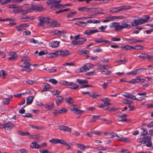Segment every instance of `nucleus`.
<instances>
[{"label":"nucleus","instance_id":"obj_46","mask_svg":"<svg viewBox=\"0 0 153 153\" xmlns=\"http://www.w3.org/2000/svg\"><path fill=\"white\" fill-rule=\"evenodd\" d=\"M128 83H131L132 84H135L138 83V81L137 80V79H133L127 82Z\"/></svg>","mask_w":153,"mask_h":153},{"label":"nucleus","instance_id":"obj_40","mask_svg":"<svg viewBox=\"0 0 153 153\" xmlns=\"http://www.w3.org/2000/svg\"><path fill=\"white\" fill-rule=\"evenodd\" d=\"M136 78L137 80H139L138 82H141V83H145V80L143 79H141L140 77L139 76H137L136 77Z\"/></svg>","mask_w":153,"mask_h":153},{"label":"nucleus","instance_id":"obj_34","mask_svg":"<svg viewBox=\"0 0 153 153\" xmlns=\"http://www.w3.org/2000/svg\"><path fill=\"white\" fill-rule=\"evenodd\" d=\"M77 106L76 105H73L71 106L69 108L70 110L73 112H74L77 109Z\"/></svg>","mask_w":153,"mask_h":153},{"label":"nucleus","instance_id":"obj_19","mask_svg":"<svg viewBox=\"0 0 153 153\" xmlns=\"http://www.w3.org/2000/svg\"><path fill=\"white\" fill-rule=\"evenodd\" d=\"M46 3L48 6H51V8H52L54 7L53 5L55 4L54 0H48L47 1Z\"/></svg>","mask_w":153,"mask_h":153},{"label":"nucleus","instance_id":"obj_51","mask_svg":"<svg viewBox=\"0 0 153 153\" xmlns=\"http://www.w3.org/2000/svg\"><path fill=\"white\" fill-rule=\"evenodd\" d=\"M94 149H97L99 150H105L107 149L106 148L102 146H98L96 148H95Z\"/></svg>","mask_w":153,"mask_h":153},{"label":"nucleus","instance_id":"obj_29","mask_svg":"<svg viewBox=\"0 0 153 153\" xmlns=\"http://www.w3.org/2000/svg\"><path fill=\"white\" fill-rule=\"evenodd\" d=\"M132 48L136 50H140L144 48L141 45H136L134 47H133V48Z\"/></svg>","mask_w":153,"mask_h":153},{"label":"nucleus","instance_id":"obj_30","mask_svg":"<svg viewBox=\"0 0 153 153\" xmlns=\"http://www.w3.org/2000/svg\"><path fill=\"white\" fill-rule=\"evenodd\" d=\"M95 42H96L97 43H102L103 42H109L108 41L104 40L103 39H96L94 40Z\"/></svg>","mask_w":153,"mask_h":153},{"label":"nucleus","instance_id":"obj_52","mask_svg":"<svg viewBox=\"0 0 153 153\" xmlns=\"http://www.w3.org/2000/svg\"><path fill=\"white\" fill-rule=\"evenodd\" d=\"M59 51H56L53 53H52L51 54H52L53 57L54 56L56 57L59 56Z\"/></svg>","mask_w":153,"mask_h":153},{"label":"nucleus","instance_id":"obj_35","mask_svg":"<svg viewBox=\"0 0 153 153\" xmlns=\"http://www.w3.org/2000/svg\"><path fill=\"white\" fill-rule=\"evenodd\" d=\"M3 103L5 105H7L10 101V99L8 98H4L3 99Z\"/></svg>","mask_w":153,"mask_h":153},{"label":"nucleus","instance_id":"obj_58","mask_svg":"<svg viewBox=\"0 0 153 153\" xmlns=\"http://www.w3.org/2000/svg\"><path fill=\"white\" fill-rule=\"evenodd\" d=\"M133 22H131V24L132 26H137L138 25L137 20L134 19V20H132Z\"/></svg>","mask_w":153,"mask_h":153},{"label":"nucleus","instance_id":"obj_39","mask_svg":"<svg viewBox=\"0 0 153 153\" xmlns=\"http://www.w3.org/2000/svg\"><path fill=\"white\" fill-rule=\"evenodd\" d=\"M100 117V115H93L92 116V119L89 121L90 123L94 122L97 119H98Z\"/></svg>","mask_w":153,"mask_h":153},{"label":"nucleus","instance_id":"obj_16","mask_svg":"<svg viewBox=\"0 0 153 153\" xmlns=\"http://www.w3.org/2000/svg\"><path fill=\"white\" fill-rule=\"evenodd\" d=\"M120 48H121V51H123L124 50H131L132 48H133V46L128 45H126L124 46H122L121 47H120Z\"/></svg>","mask_w":153,"mask_h":153},{"label":"nucleus","instance_id":"obj_14","mask_svg":"<svg viewBox=\"0 0 153 153\" xmlns=\"http://www.w3.org/2000/svg\"><path fill=\"white\" fill-rule=\"evenodd\" d=\"M59 42L57 41H54L50 43V46L53 48L58 47L59 45Z\"/></svg>","mask_w":153,"mask_h":153},{"label":"nucleus","instance_id":"obj_50","mask_svg":"<svg viewBox=\"0 0 153 153\" xmlns=\"http://www.w3.org/2000/svg\"><path fill=\"white\" fill-rule=\"evenodd\" d=\"M109 137L111 138H113L114 137L116 136L118 137L117 134L113 131H112L111 133H110L109 134Z\"/></svg>","mask_w":153,"mask_h":153},{"label":"nucleus","instance_id":"obj_23","mask_svg":"<svg viewBox=\"0 0 153 153\" xmlns=\"http://www.w3.org/2000/svg\"><path fill=\"white\" fill-rule=\"evenodd\" d=\"M31 9L21 10H20V14L21 15H25L27 14L29 12V10Z\"/></svg>","mask_w":153,"mask_h":153},{"label":"nucleus","instance_id":"obj_44","mask_svg":"<svg viewBox=\"0 0 153 153\" xmlns=\"http://www.w3.org/2000/svg\"><path fill=\"white\" fill-rule=\"evenodd\" d=\"M51 23L52 24H55L54 25V27H59L60 25V24H56L57 23V21L56 20H51Z\"/></svg>","mask_w":153,"mask_h":153},{"label":"nucleus","instance_id":"obj_53","mask_svg":"<svg viewBox=\"0 0 153 153\" xmlns=\"http://www.w3.org/2000/svg\"><path fill=\"white\" fill-rule=\"evenodd\" d=\"M8 6V7L10 8H16L19 7V5L18 4L10 5Z\"/></svg>","mask_w":153,"mask_h":153},{"label":"nucleus","instance_id":"obj_45","mask_svg":"<svg viewBox=\"0 0 153 153\" xmlns=\"http://www.w3.org/2000/svg\"><path fill=\"white\" fill-rule=\"evenodd\" d=\"M48 53V51L45 50H44L43 51H40L38 53V55L39 56H41L47 54Z\"/></svg>","mask_w":153,"mask_h":153},{"label":"nucleus","instance_id":"obj_5","mask_svg":"<svg viewBox=\"0 0 153 153\" xmlns=\"http://www.w3.org/2000/svg\"><path fill=\"white\" fill-rule=\"evenodd\" d=\"M149 140H151V137H142L141 139L140 138L138 139L137 142L140 143L142 144H144L148 142Z\"/></svg>","mask_w":153,"mask_h":153},{"label":"nucleus","instance_id":"obj_63","mask_svg":"<svg viewBox=\"0 0 153 153\" xmlns=\"http://www.w3.org/2000/svg\"><path fill=\"white\" fill-rule=\"evenodd\" d=\"M147 56V54L145 53H142L139 56L140 58L142 59H144L146 58Z\"/></svg>","mask_w":153,"mask_h":153},{"label":"nucleus","instance_id":"obj_42","mask_svg":"<svg viewBox=\"0 0 153 153\" xmlns=\"http://www.w3.org/2000/svg\"><path fill=\"white\" fill-rule=\"evenodd\" d=\"M150 18L149 16L148 15L143 16L142 19L143 21V23H145Z\"/></svg>","mask_w":153,"mask_h":153},{"label":"nucleus","instance_id":"obj_43","mask_svg":"<svg viewBox=\"0 0 153 153\" xmlns=\"http://www.w3.org/2000/svg\"><path fill=\"white\" fill-rule=\"evenodd\" d=\"M84 112V111H83V110H79L77 108L76 110L74 112H73V113H75L77 114H80L79 116L78 117H77V118H78L80 117L81 115V114L83 113Z\"/></svg>","mask_w":153,"mask_h":153},{"label":"nucleus","instance_id":"obj_31","mask_svg":"<svg viewBox=\"0 0 153 153\" xmlns=\"http://www.w3.org/2000/svg\"><path fill=\"white\" fill-rule=\"evenodd\" d=\"M51 88V87L50 85L49 84H46L44 86V87L43 88V90L44 91H46Z\"/></svg>","mask_w":153,"mask_h":153},{"label":"nucleus","instance_id":"obj_20","mask_svg":"<svg viewBox=\"0 0 153 153\" xmlns=\"http://www.w3.org/2000/svg\"><path fill=\"white\" fill-rule=\"evenodd\" d=\"M114 28L116 31H119L122 29L121 26L119 25V23L116 22L115 25L114 26Z\"/></svg>","mask_w":153,"mask_h":153},{"label":"nucleus","instance_id":"obj_59","mask_svg":"<svg viewBox=\"0 0 153 153\" xmlns=\"http://www.w3.org/2000/svg\"><path fill=\"white\" fill-rule=\"evenodd\" d=\"M76 146L78 148L80 149L81 150H83L84 149V145L82 144L76 143Z\"/></svg>","mask_w":153,"mask_h":153},{"label":"nucleus","instance_id":"obj_28","mask_svg":"<svg viewBox=\"0 0 153 153\" xmlns=\"http://www.w3.org/2000/svg\"><path fill=\"white\" fill-rule=\"evenodd\" d=\"M60 143L62 144L65 145H66V146L68 145V143H67L63 140L57 139V143Z\"/></svg>","mask_w":153,"mask_h":153},{"label":"nucleus","instance_id":"obj_18","mask_svg":"<svg viewBox=\"0 0 153 153\" xmlns=\"http://www.w3.org/2000/svg\"><path fill=\"white\" fill-rule=\"evenodd\" d=\"M76 82L79 83V84H87L88 83V81L86 80H82L79 79H77L76 80Z\"/></svg>","mask_w":153,"mask_h":153},{"label":"nucleus","instance_id":"obj_24","mask_svg":"<svg viewBox=\"0 0 153 153\" xmlns=\"http://www.w3.org/2000/svg\"><path fill=\"white\" fill-rule=\"evenodd\" d=\"M16 28L18 31H21L24 29V25L23 24H20L19 25L16 26Z\"/></svg>","mask_w":153,"mask_h":153},{"label":"nucleus","instance_id":"obj_37","mask_svg":"<svg viewBox=\"0 0 153 153\" xmlns=\"http://www.w3.org/2000/svg\"><path fill=\"white\" fill-rule=\"evenodd\" d=\"M32 8L33 10H36L37 11L40 10L41 9V7L39 6L38 5H33L32 6Z\"/></svg>","mask_w":153,"mask_h":153},{"label":"nucleus","instance_id":"obj_4","mask_svg":"<svg viewBox=\"0 0 153 153\" xmlns=\"http://www.w3.org/2000/svg\"><path fill=\"white\" fill-rule=\"evenodd\" d=\"M63 84L65 85L66 86H69V88L74 90L77 89L79 87V86L77 84L72 82H69L65 81L63 82Z\"/></svg>","mask_w":153,"mask_h":153},{"label":"nucleus","instance_id":"obj_49","mask_svg":"<svg viewBox=\"0 0 153 153\" xmlns=\"http://www.w3.org/2000/svg\"><path fill=\"white\" fill-rule=\"evenodd\" d=\"M49 81L53 84L55 85L58 83V81L56 80L53 78L49 79Z\"/></svg>","mask_w":153,"mask_h":153},{"label":"nucleus","instance_id":"obj_54","mask_svg":"<svg viewBox=\"0 0 153 153\" xmlns=\"http://www.w3.org/2000/svg\"><path fill=\"white\" fill-rule=\"evenodd\" d=\"M131 94L128 92H125V94H123V96L126 98L130 99Z\"/></svg>","mask_w":153,"mask_h":153},{"label":"nucleus","instance_id":"obj_7","mask_svg":"<svg viewBox=\"0 0 153 153\" xmlns=\"http://www.w3.org/2000/svg\"><path fill=\"white\" fill-rule=\"evenodd\" d=\"M2 128H6L11 129L13 127H15L14 125L10 121L4 123L3 125H2Z\"/></svg>","mask_w":153,"mask_h":153},{"label":"nucleus","instance_id":"obj_13","mask_svg":"<svg viewBox=\"0 0 153 153\" xmlns=\"http://www.w3.org/2000/svg\"><path fill=\"white\" fill-rule=\"evenodd\" d=\"M59 56H65L68 55L70 54V52L67 50H65L64 51H59Z\"/></svg>","mask_w":153,"mask_h":153},{"label":"nucleus","instance_id":"obj_60","mask_svg":"<svg viewBox=\"0 0 153 153\" xmlns=\"http://www.w3.org/2000/svg\"><path fill=\"white\" fill-rule=\"evenodd\" d=\"M59 110H57L54 109L52 110V113H53V114L55 116H57L59 114Z\"/></svg>","mask_w":153,"mask_h":153},{"label":"nucleus","instance_id":"obj_10","mask_svg":"<svg viewBox=\"0 0 153 153\" xmlns=\"http://www.w3.org/2000/svg\"><path fill=\"white\" fill-rule=\"evenodd\" d=\"M59 129L61 130L65 131H66L69 133H71V129L70 128H69L68 126H59Z\"/></svg>","mask_w":153,"mask_h":153},{"label":"nucleus","instance_id":"obj_26","mask_svg":"<svg viewBox=\"0 0 153 153\" xmlns=\"http://www.w3.org/2000/svg\"><path fill=\"white\" fill-rule=\"evenodd\" d=\"M119 109V108H115L114 107H112L111 108L108 107L104 109V110H107L110 111H116L118 110Z\"/></svg>","mask_w":153,"mask_h":153},{"label":"nucleus","instance_id":"obj_55","mask_svg":"<svg viewBox=\"0 0 153 153\" xmlns=\"http://www.w3.org/2000/svg\"><path fill=\"white\" fill-rule=\"evenodd\" d=\"M26 17L22 18L21 21L22 22H27L29 21V17H27V16H25Z\"/></svg>","mask_w":153,"mask_h":153},{"label":"nucleus","instance_id":"obj_3","mask_svg":"<svg viewBox=\"0 0 153 153\" xmlns=\"http://www.w3.org/2000/svg\"><path fill=\"white\" fill-rule=\"evenodd\" d=\"M87 39L85 38H76L71 42V44L73 45H81L83 44Z\"/></svg>","mask_w":153,"mask_h":153},{"label":"nucleus","instance_id":"obj_57","mask_svg":"<svg viewBox=\"0 0 153 153\" xmlns=\"http://www.w3.org/2000/svg\"><path fill=\"white\" fill-rule=\"evenodd\" d=\"M60 92L56 89H55L52 91V94L54 95H56L59 94Z\"/></svg>","mask_w":153,"mask_h":153},{"label":"nucleus","instance_id":"obj_36","mask_svg":"<svg viewBox=\"0 0 153 153\" xmlns=\"http://www.w3.org/2000/svg\"><path fill=\"white\" fill-rule=\"evenodd\" d=\"M76 25H77L78 26H81V27H84L87 24V22H83L82 21H79V23L77 24L76 23H75Z\"/></svg>","mask_w":153,"mask_h":153},{"label":"nucleus","instance_id":"obj_27","mask_svg":"<svg viewBox=\"0 0 153 153\" xmlns=\"http://www.w3.org/2000/svg\"><path fill=\"white\" fill-rule=\"evenodd\" d=\"M30 147L32 148L37 149L39 148V145L35 142H33L30 145Z\"/></svg>","mask_w":153,"mask_h":153},{"label":"nucleus","instance_id":"obj_64","mask_svg":"<svg viewBox=\"0 0 153 153\" xmlns=\"http://www.w3.org/2000/svg\"><path fill=\"white\" fill-rule=\"evenodd\" d=\"M39 151L41 153H52L49 152L47 149L40 150Z\"/></svg>","mask_w":153,"mask_h":153},{"label":"nucleus","instance_id":"obj_9","mask_svg":"<svg viewBox=\"0 0 153 153\" xmlns=\"http://www.w3.org/2000/svg\"><path fill=\"white\" fill-rule=\"evenodd\" d=\"M99 31L96 29H93L91 30H88L83 32L85 34L87 35H90L91 34H94L95 33L98 32Z\"/></svg>","mask_w":153,"mask_h":153},{"label":"nucleus","instance_id":"obj_17","mask_svg":"<svg viewBox=\"0 0 153 153\" xmlns=\"http://www.w3.org/2000/svg\"><path fill=\"white\" fill-rule=\"evenodd\" d=\"M34 98V97L32 96H30L29 97L27 100L26 105L31 104L33 101Z\"/></svg>","mask_w":153,"mask_h":153},{"label":"nucleus","instance_id":"obj_48","mask_svg":"<svg viewBox=\"0 0 153 153\" xmlns=\"http://www.w3.org/2000/svg\"><path fill=\"white\" fill-rule=\"evenodd\" d=\"M91 133H92L96 135L99 136L102 133V132L97 130H94L93 131H91Z\"/></svg>","mask_w":153,"mask_h":153},{"label":"nucleus","instance_id":"obj_1","mask_svg":"<svg viewBox=\"0 0 153 153\" xmlns=\"http://www.w3.org/2000/svg\"><path fill=\"white\" fill-rule=\"evenodd\" d=\"M21 61L23 62L22 65L20 67H22L23 68L21 69L22 71H26L27 72H29L32 71L31 69L29 68L31 64L29 62L30 59L27 57H21L20 59Z\"/></svg>","mask_w":153,"mask_h":153},{"label":"nucleus","instance_id":"obj_12","mask_svg":"<svg viewBox=\"0 0 153 153\" xmlns=\"http://www.w3.org/2000/svg\"><path fill=\"white\" fill-rule=\"evenodd\" d=\"M65 101L68 105H70L74 102V100L73 98L70 97H67L65 99Z\"/></svg>","mask_w":153,"mask_h":153},{"label":"nucleus","instance_id":"obj_38","mask_svg":"<svg viewBox=\"0 0 153 153\" xmlns=\"http://www.w3.org/2000/svg\"><path fill=\"white\" fill-rule=\"evenodd\" d=\"M68 109L65 108H62L61 109L59 110V114L65 113H66L68 111Z\"/></svg>","mask_w":153,"mask_h":153},{"label":"nucleus","instance_id":"obj_47","mask_svg":"<svg viewBox=\"0 0 153 153\" xmlns=\"http://www.w3.org/2000/svg\"><path fill=\"white\" fill-rule=\"evenodd\" d=\"M76 12L74 11L72 12H71L70 13L68 14L67 17L68 18L72 17L76 14Z\"/></svg>","mask_w":153,"mask_h":153},{"label":"nucleus","instance_id":"obj_33","mask_svg":"<svg viewBox=\"0 0 153 153\" xmlns=\"http://www.w3.org/2000/svg\"><path fill=\"white\" fill-rule=\"evenodd\" d=\"M121 26L122 29L123 28L129 29L130 27H131L129 25L126 23H123L122 24V25Z\"/></svg>","mask_w":153,"mask_h":153},{"label":"nucleus","instance_id":"obj_21","mask_svg":"<svg viewBox=\"0 0 153 153\" xmlns=\"http://www.w3.org/2000/svg\"><path fill=\"white\" fill-rule=\"evenodd\" d=\"M90 8H88L87 7H79L78 8V11L81 12H88V10H90Z\"/></svg>","mask_w":153,"mask_h":153},{"label":"nucleus","instance_id":"obj_25","mask_svg":"<svg viewBox=\"0 0 153 153\" xmlns=\"http://www.w3.org/2000/svg\"><path fill=\"white\" fill-rule=\"evenodd\" d=\"M17 134L20 135L27 136L29 135V133L28 132H24L21 130H19L18 131Z\"/></svg>","mask_w":153,"mask_h":153},{"label":"nucleus","instance_id":"obj_11","mask_svg":"<svg viewBox=\"0 0 153 153\" xmlns=\"http://www.w3.org/2000/svg\"><path fill=\"white\" fill-rule=\"evenodd\" d=\"M10 57H9L8 59L9 60H14L16 59L18 56L16 53L14 52H11L10 53Z\"/></svg>","mask_w":153,"mask_h":153},{"label":"nucleus","instance_id":"obj_41","mask_svg":"<svg viewBox=\"0 0 153 153\" xmlns=\"http://www.w3.org/2000/svg\"><path fill=\"white\" fill-rule=\"evenodd\" d=\"M123 16H109V18L110 19H123Z\"/></svg>","mask_w":153,"mask_h":153},{"label":"nucleus","instance_id":"obj_8","mask_svg":"<svg viewBox=\"0 0 153 153\" xmlns=\"http://www.w3.org/2000/svg\"><path fill=\"white\" fill-rule=\"evenodd\" d=\"M83 95L88 94L89 96L93 98H95L99 96L100 95L98 94H97L96 93H94L93 92L90 93L89 91L85 92L82 93Z\"/></svg>","mask_w":153,"mask_h":153},{"label":"nucleus","instance_id":"obj_6","mask_svg":"<svg viewBox=\"0 0 153 153\" xmlns=\"http://www.w3.org/2000/svg\"><path fill=\"white\" fill-rule=\"evenodd\" d=\"M56 103L58 106L61 104L64 100V98L60 96H57L55 99Z\"/></svg>","mask_w":153,"mask_h":153},{"label":"nucleus","instance_id":"obj_32","mask_svg":"<svg viewBox=\"0 0 153 153\" xmlns=\"http://www.w3.org/2000/svg\"><path fill=\"white\" fill-rule=\"evenodd\" d=\"M43 19L44 20V23H45L46 25H48L50 23H51V21H49L51 20L49 17H44L43 18Z\"/></svg>","mask_w":153,"mask_h":153},{"label":"nucleus","instance_id":"obj_22","mask_svg":"<svg viewBox=\"0 0 153 153\" xmlns=\"http://www.w3.org/2000/svg\"><path fill=\"white\" fill-rule=\"evenodd\" d=\"M38 20L40 22L38 23L37 26L42 27H44L45 26V24L44 22V20L43 19V18H40Z\"/></svg>","mask_w":153,"mask_h":153},{"label":"nucleus","instance_id":"obj_61","mask_svg":"<svg viewBox=\"0 0 153 153\" xmlns=\"http://www.w3.org/2000/svg\"><path fill=\"white\" fill-rule=\"evenodd\" d=\"M141 129L143 131V133L141 135H145L148 134V132L145 128H141Z\"/></svg>","mask_w":153,"mask_h":153},{"label":"nucleus","instance_id":"obj_62","mask_svg":"<svg viewBox=\"0 0 153 153\" xmlns=\"http://www.w3.org/2000/svg\"><path fill=\"white\" fill-rule=\"evenodd\" d=\"M49 142L52 144H57V139H52L50 140Z\"/></svg>","mask_w":153,"mask_h":153},{"label":"nucleus","instance_id":"obj_2","mask_svg":"<svg viewBox=\"0 0 153 153\" xmlns=\"http://www.w3.org/2000/svg\"><path fill=\"white\" fill-rule=\"evenodd\" d=\"M131 8L130 6H120L117 7H115L109 10V11L112 13H116L120 11L130 10Z\"/></svg>","mask_w":153,"mask_h":153},{"label":"nucleus","instance_id":"obj_15","mask_svg":"<svg viewBox=\"0 0 153 153\" xmlns=\"http://www.w3.org/2000/svg\"><path fill=\"white\" fill-rule=\"evenodd\" d=\"M54 107V105L53 103H49L48 104H46L45 105V107L48 110L53 108Z\"/></svg>","mask_w":153,"mask_h":153},{"label":"nucleus","instance_id":"obj_56","mask_svg":"<svg viewBox=\"0 0 153 153\" xmlns=\"http://www.w3.org/2000/svg\"><path fill=\"white\" fill-rule=\"evenodd\" d=\"M111 73V71L108 69L105 70L102 72L101 74H103L108 75Z\"/></svg>","mask_w":153,"mask_h":153}]
</instances>
